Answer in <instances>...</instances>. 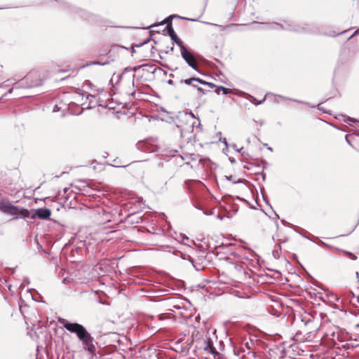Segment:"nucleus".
<instances>
[{
    "mask_svg": "<svg viewBox=\"0 0 359 359\" xmlns=\"http://www.w3.org/2000/svg\"><path fill=\"white\" fill-rule=\"evenodd\" d=\"M271 29H283L289 32H294L304 34H323L329 36H336L346 33L348 30L341 32H336L331 29H325L323 27L317 26L315 24L303 23L302 25L294 24L290 21H284V25L278 22L264 23Z\"/></svg>",
    "mask_w": 359,
    "mask_h": 359,
    "instance_id": "obj_1",
    "label": "nucleus"
},
{
    "mask_svg": "<svg viewBox=\"0 0 359 359\" xmlns=\"http://www.w3.org/2000/svg\"><path fill=\"white\" fill-rule=\"evenodd\" d=\"M0 210L5 214L15 216L11 220L17 219L18 217L22 219H31V212L24 208L16 206L11 204L10 202H0Z\"/></svg>",
    "mask_w": 359,
    "mask_h": 359,
    "instance_id": "obj_2",
    "label": "nucleus"
},
{
    "mask_svg": "<svg viewBox=\"0 0 359 359\" xmlns=\"http://www.w3.org/2000/svg\"><path fill=\"white\" fill-rule=\"evenodd\" d=\"M57 320L66 330L75 334L78 339L88 331L83 325L78 323H72L61 317Z\"/></svg>",
    "mask_w": 359,
    "mask_h": 359,
    "instance_id": "obj_3",
    "label": "nucleus"
},
{
    "mask_svg": "<svg viewBox=\"0 0 359 359\" xmlns=\"http://www.w3.org/2000/svg\"><path fill=\"white\" fill-rule=\"evenodd\" d=\"M79 340L82 343L83 347L85 350L93 355L95 353V340L88 331L81 336L79 338Z\"/></svg>",
    "mask_w": 359,
    "mask_h": 359,
    "instance_id": "obj_4",
    "label": "nucleus"
},
{
    "mask_svg": "<svg viewBox=\"0 0 359 359\" xmlns=\"http://www.w3.org/2000/svg\"><path fill=\"white\" fill-rule=\"evenodd\" d=\"M79 340L82 343L83 347L85 350L93 355L95 353V340L88 331L81 336L79 338Z\"/></svg>",
    "mask_w": 359,
    "mask_h": 359,
    "instance_id": "obj_5",
    "label": "nucleus"
},
{
    "mask_svg": "<svg viewBox=\"0 0 359 359\" xmlns=\"http://www.w3.org/2000/svg\"><path fill=\"white\" fill-rule=\"evenodd\" d=\"M32 78V75H26L22 79L18 80L17 82L13 83L12 88H11L8 93H11L14 89H20V88H31L36 87V84H29L28 81Z\"/></svg>",
    "mask_w": 359,
    "mask_h": 359,
    "instance_id": "obj_6",
    "label": "nucleus"
},
{
    "mask_svg": "<svg viewBox=\"0 0 359 359\" xmlns=\"http://www.w3.org/2000/svg\"><path fill=\"white\" fill-rule=\"evenodd\" d=\"M32 211H34L31 215L32 219H34L36 217L41 219H47L51 215V210L47 208H41L36 210H32Z\"/></svg>",
    "mask_w": 359,
    "mask_h": 359,
    "instance_id": "obj_7",
    "label": "nucleus"
},
{
    "mask_svg": "<svg viewBox=\"0 0 359 359\" xmlns=\"http://www.w3.org/2000/svg\"><path fill=\"white\" fill-rule=\"evenodd\" d=\"M81 294L86 295L90 299L100 304H108V303L103 300L102 297L100 295V291H94L93 290L89 291H83L81 292Z\"/></svg>",
    "mask_w": 359,
    "mask_h": 359,
    "instance_id": "obj_8",
    "label": "nucleus"
},
{
    "mask_svg": "<svg viewBox=\"0 0 359 359\" xmlns=\"http://www.w3.org/2000/svg\"><path fill=\"white\" fill-rule=\"evenodd\" d=\"M182 58L185 60L187 65L193 69L198 71V66L196 62V59L188 49L181 53Z\"/></svg>",
    "mask_w": 359,
    "mask_h": 359,
    "instance_id": "obj_9",
    "label": "nucleus"
},
{
    "mask_svg": "<svg viewBox=\"0 0 359 359\" xmlns=\"http://www.w3.org/2000/svg\"><path fill=\"white\" fill-rule=\"evenodd\" d=\"M64 6H65V8H66L67 10H68V11H69L71 12H74V13H78L82 18H85L86 19H89L90 18L89 13H87L86 11L79 8H77V7H75L74 6H72V5H70L68 3H64Z\"/></svg>",
    "mask_w": 359,
    "mask_h": 359,
    "instance_id": "obj_10",
    "label": "nucleus"
},
{
    "mask_svg": "<svg viewBox=\"0 0 359 359\" xmlns=\"http://www.w3.org/2000/svg\"><path fill=\"white\" fill-rule=\"evenodd\" d=\"M100 219L103 223L111 222L116 217L111 211L102 209V212L100 213Z\"/></svg>",
    "mask_w": 359,
    "mask_h": 359,
    "instance_id": "obj_11",
    "label": "nucleus"
},
{
    "mask_svg": "<svg viewBox=\"0 0 359 359\" xmlns=\"http://www.w3.org/2000/svg\"><path fill=\"white\" fill-rule=\"evenodd\" d=\"M27 75H32V78L29 79V84H36V86H39L42 85V80L40 78V76L36 72H31Z\"/></svg>",
    "mask_w": 359,
    "mask_h": 359,
    "instance_id": "obj_12",
    "label": "nucleus"
},
{
    "mask_svg": "<svg viewBox=\"0 0 359 359\" xmlns=\"http://www.w3.org/2000/svg\"><path fill=\"white\" fill-rule=\"evenodd\" d=\"M204 344H205L204 349L206 351L211 354L217 353V351L213 345V342L210 337H207L205 339H204Z\"/></svg>",
    "mask_w": 359,
    "mask_h": 359,
    "instance_id": "obj_13",
    "label": "nucleus"
},
{
    "mask_svg": "<svg viewBox=\"0 0 359 359\" xmlns=\"http://www.w3.org/2000/svg\"><path fill=\"white\" fill-rule=\"evenodd\" d=\"M173 18H180V19L189 20V21H197V20H196V19L180 17L177 15L173 14V15H170L168 18H166L164 20H163L161 22V23L160 25L166 24V25H168V23L172 22V19H173Z\"/></svg>",
    "mask_w": 359,
    "mask_h": 359,
    "instance_id": "obj_14",
    "label": "nucleus"
},
{
    "mask_svg": "<svg viewBox=\"0 0 359 359\" xmlns=\"http://www.w3.org/2000/svg\"><path fill=\"white\" fill-rule=\"evenodd\" d=\"M165 29L167 30L168 36L170 37L172 42L178 39V36H177L173 27L172 22H170L166 25Z\"/></svg>",
    "mask_w": 359,
    "mask_h": 359,
    "instance_id": "obj_15",
    "label": "nucleus"
},
{
    "mask_svg": "<svg viewBox=\"0 0 359 359\" xmlns=\"http://www.w3.org/2000/svg\"><path fill=\"white\" fill-rule=\"evenodd\" d=\"M188 259L196 271H201L205 268V265H203L201 263H198L190 256H188Z\"/></svg>",
    "mask_w": 359,
    "mask_h": 359,
    "instance_id": "obj_16",
    "label": "nucleus"
},
{
    "mask_svg": "<svg viewBox=\"0 0 359 359\" xmlns=\"http://www.w3.org/2000/svg\"><path fill=\"white\" fill-rule=\"evenodd\" d=\"M276 96L280 97V98H281V99H283V100H290V101H293V102H295L304 104L309 105V106H310L311 107H316L315 105H311L309 102H304V101H302V100L292 99V98H290V97H285V96H283V95H277Z\"/></svg>",
    "mask_w": 359,
    "mask_h": 359,
    "instance_id": "obj_17",
    "label": "nucleus"
},
{
    "mask_svg": "<svg viewBox=\"0 0 359 359\" xmlns=\"http://www.w3.org/2000/svg\"><path fill=\"white\" fill-rule=\"evenodd\" d=\"M222 92L224 95H228L231 93V89L225 88L224 86H217L215 92L217 95L220 94V92Z\"/></svg>",
    "mask_w": 359,
    "mask_h": 359,
    "instance_id": "obj_18",
    "label": "nucleus"
},
{
    "mask_svg": "<svg viewBox=\"0 0 359 359\" xmlns=\"http://www.w3.org/2000/svg\"><path fill=\"white\" fill-rule=\"evenodd\" d=\"M281 250V246L280 243L276 244V248L272 251V255L274 258L278 259L280 257V251Z\"/></svg>",
    "mask_w": 359,
    "mask_h": 359,
    "instance_id": "obj_19",
    "label": "nucleus"
},
{
    "mask_svg": "<svg viewBox=\"0 0 359 359\" xmlns=\"http://www.w3.org/2000/svg\"><path fill=\"white\" fill-rule=\"evenodd\" d=\"M173 43H175L177 46L180 47L181 53L184 52V50H187L186 46L184 45L183 41L180 39H177L173 41Z\"/></svg>",
    "mask_w": 359,
    "mask_h": 359,
    "instance_id": "obj_20",
    "label": "nucleus"
},
{
    "mask_svg": "<svg viewBox=\"0 0 359 359\" xmlns=\"http://www.w3.org/2000/svg\"><path fill=\"white\" fill-rule=\"evenodd\" d=\"M268 95H269V94H266V95H265V97H264L262 100H257L255 97H254L253 96H252V95H249V94H247V95H248V97H251V98H252V101H251V102H252V103H254L256 106H257V105H259V104H260L263 103V102L265 101V100H266V97Z\"/></svg>",
    "mask_w": 359,
    "mask_h": 359,
    "instance_id": "obj_21",
    "label": "nucleus"
},
{
    "mask_svg": "<svg viewBox=\"0 0 359 359\" xmlns=\"http://www.w3.org/2000/svg\"><path fill=\"white\" fill-rule=\"evenodd\" d=\"M194 82H196V77H191L187 79L180 81V83H184L186 85H192L193 83Z\"/></svg>",
    "mask_w": 359,
    "mask_h": 359,
    "instance_id": "obj_22",
    "label": "nucleus"
},
{
    "mask_svg": "<svg viewBox=\"0 0 359 359\" xmlns=\"http://www.w3.org/2000/svg\"><path fill=\"white\" fill-rule=\"evenodd\" d=\"M137 68L136 67H126L122 73L121 74L118 75V78L121 79L123 76V74H125L126 72H136L137 71Z\"/></svg>",
    "mask_w": 359,
    "mask_h": 359,
    "instance_id": "obj_23",
    "label": "nucleus"
},
{
    "mask_svg": "<svg viewBox=\"0 0 359 359\" xmlns=\"http://www.w3.org/2000/svg\"><path fill=\"white\" fill-rule=\"evenodd\" d=\"M340 116L345 117V119L344 120L346 123H359V121L355 118H351L349 116H345L343 114H340Z\"/></svg>",
    "mask_w": 359,
    "mask_h": 359,
    "instance_id": "obj_24",
    "label": "nucleus"
},
{
    "mask_svg": "<svg viewBox=\"0 0 359 359\" xmlns=\"http://www.w3.org/2000/svg\"><path fill=\"white\" fill-rule=\"evenodd\" d=\"M189 243H194V241H190L189 238L185 235L182 236V243L190 246Z\"/></svg>",
    "mask_w": 359,
    "mask_h": 359,
    "instance_id": "obj_25",
    "label": "nucleus"
},
{
    "mask_svg": "<svg viewBox=\"0 0 359 359\" xmlns=\"http://www.w3.org/2000/svg\"><path fill=\"white\" fill-rule=\"evenodd\" d=\"M226 177L227 180L232 181L233 184L243 183V181H244L243 180H241V179H238L236 181H233V176L232 175L226 176Z\"/></svg>",
    "mask_w": 359,
    "mask_h": 359,
    "instance_id": "obj_26",
    "label": "nucleus"
},
{
    "mask_svg": "<svg viewBox=\"0 0 359 359\" xmlns=\"http://www.w3.org/2000/svg\"><path fill=\"white\" fill-rule=\"evenodd\" d=\"M344 252L348 256L350 259L353 260H355L357 259V256L355 255L353 253L348 251H345Z\"/></svg>",
    "mask_w": 359,
    "mask_h": 359,
    "instance_id": "obj_27",
    "label": "nucleus"
},
{
    "mask_svg": "<svg viewBox=\"0 0 359 359\" xmlns=\"http://www.w3.org/2000/svg\"><path fill=\"white\" fill-rule=\"evenodd\" d=\"M157 318L159 320H166L168 318L167 315L165 313H162V314L157 316Z\"/></svg>",
    "mask_w": 359,
    "mask_h": 359,
    "instance_id": "obj_28",
    "label": "nucleus"
},
{
    "mask_svg": "<svg viewBox=\"0 0 359 359\" xmlns=\"http://www.w3.org/2000/svg\"><path fill=\"white\" fill-rule=\"evenodd\" d=\"M196 82L202 85H206L207 81L200 79V78H196Z\"/></svg>",
    "mask_w": 359,
    "mask_h": 359,
    "instance_id": "obj_29",
    "label": "nucleus"
},
{
    "mask_svg": "<svg viewBox=\"0 0 359 359\" xmlns=\"http://www.w3.org/2000/svg\"><path fill=\"white\" fill-rule=\"evenodd\" d=\"M205 23L208 24V25H213V26H215V27H219L221 29V30H224L225 29L224 27H223L222 25H220L210 23V22H205Z\"/></svg>",
    "mask_w": 359,
    "mask_h": 359,
    "instance_id": "obj_30",
    "label": "nucleus"
},
{
    "mask_svg": "<svg viewBox=\"0 0 359 359\" xmlns=\"http://www.w3.org/2000/svg\"><path fill=\"white\" fill-rule=\"evenodd\" d=\"M350 135H346L345 136V140H346V142L352 147H353V145L351 144L350 140H349V137H350Z\"/></svg>",
    "mask_w": 359,
    "mask_h": 359,
    "instance_id": "obj_31",
    "label": "nucleus"
},
{
    "mask_svg": "<svg viewBox=\"0 0 359 359\" xmlns=\"http://www.w3.org/2000/svg\"><path fill=\"white\" fill-rule=\"evenodd\" d=\"M261 192H262V197H263L264 201H265V203H266L267 205H269V201H268V199H267V197L264 195V191H263V190H262V189L261 190Z\"/></svg>",
    "mask_w": 359,
    "mask_h": 359,
    "instance_id": "obj_32",
    "label": "nucleus"
},
{
    "mask_svg": "<svg viewBox=\"0 0 359 359\" xmlns=\"http://www.w3.org/2000/svg\"><path fill=\"white\" fill-rule=\"evenodd\" d=\"M29 284V280L27 277H25L23 280V283L20 285V287H24V284Z\"/></svg>",
    "mask_w": 359,
    "mask_h": 359,
    "instance_id": "obj_33",
    "label": "nucleus"
},
{
    "mask_svg": "<svg viewBox=\"0 0 359 359\" xmlns=\"http://www.w3.org/2000/svg\"><path fill=\"white\" fill-rule=\"evenodd\" d=\"M357 34H359V28L357 29L354 32L353 34L348 37V40L351 39V38H353L354 36L357 35Z\"/></svg>",
    "mask_w": 359,
    "mask_h": 359,
    "instance_id": "obj_34",
    "label": "nucleus"
},
{
    "mask_svg": "<svg viewBox=\"0 0 359 359\" xmlns=\"http://www.w3.org/2000/svg\"><path fill=\"white\" fill-rule=\"evenodd\" d=\"M206 86H208L210 88H215V90L217 89V86H216L215 84L210 83V82H208V81H207Z\"/></svg>",
    "mask_w": 359,
    "mask_h": 359,
    "instance_id": "obj_35",
    "label": "nucleus"
},
{
    "mask_svg": "<svg viewBox=\"0 0 359 359\" xmlns=\"http://www.w3.org/2000/svg\"><path fill=\"white\" fill-rule=\"evenodd\" d=\"M220 141L226 145V148H228V142L226 138L220 139Z\"/></svg>",
    "mask_w": 359,
    "mask_h": 359,
    "instance_id": "obj_36",
    "label": "nucleus"
},
{
    "mask_svg": "<svg viewBox=\"0 0 359 359\" xmlns=\"http://www.w3.org/2000/svg\"><path fill=\"white\" fill-rule=\"evenodd\" d=\"M197 90L201 93L202 94H205V90L201 87H197Z\"/></svg>",
    "mask_w": 359,
    "mask_h": 359,
    "instance_id": "obj_37",
    "label": "nucleus"
},
{
    "mask_svg": "<svg viewBox=\"0 0 359 359\" xmlns=\"http://www.w3.org/2000/svg\"><path fill=\"white\" fill-rule=\"evenodd\" d=\"M257 174H260L262 175V180L264 182L266 180V174L263 172H257Z\"/></svg>",
    "mask_w": 359,
    "mask_h": 359,
    "instance_id": "obj_38",
    "label": "nucleus"
},
{
    "mask_svg": "<svg viewBox=\"0 0 359 359\" xmlns=\"http://www.w3.org/2000/svg\"><path fill=\"white\" fill-rule=\"evenodd\" d=\"M233 148L239 153H241V151L243 150V147L241 149L236 148V146L235 144L233 145Z\"/></svg>",
    "mask_w": 359,
    "mask_h": 359,
    "instance_id": "obj_39",
    "label": "nucleus"
},
{
    "mask_svg": "<svg viewBox=\"0 0 359 359\" xmlns=\"http://www.w3.org/2000/svg\"><path fill=\"white\" fill-rule=\"evenodd\" d=\"M203 212H204V214H205V215H213V214H214L213 210H211V211H210V212L204 211Z\"/></svg>",
    "mask_w": 359,
    "mask_h": 359,
    "instance_id": "obj_40",
    "label": "nucleus"
},
{
    "mask_svg": "<svg viewBox=\"0 0 359 359\" xmlns=\"http://www.w3.org/2000/svg\"><path fill=\"white\" fill-rule=\"evenodd\" d=\"M59 111V107L57 105H55L54 107H53V112H56V111Z\"/></svg>",
    "mask_w": 359,
    "mask_h": 359,
    "instance_id": "obj_41",
    "label": "nucleus"
},
{
    "mask_svg": "<svg viewBox=\"0 0 359 359\" xmlns=\"http://www.w3.org/2000/svg\"><path fill=\"white\" fill-rule=\"evenodd\" d=\"M330 297H332V299H334L336 301H339V298L334 294H332L330 295Z\"/></svg>",
    "mask_w": 359,
    "mask_h": 359,
    "instance_id": "obj_42",
    "label": "nucleus"
},
{
    "mask_svg": "<svg viewBox=\"0 0 359 359\" xmlns=\"http://www.w3.org/2000/svg\"><path fill=\"white\" fill-rule=\"evenodd\" d=\"M154 70H155V71H156V70H160V71H162V72H163V74H167L166 71L161 69L160 67H156Z\"/></svg>",
    "mask_w": 359,
    "mask_h": 359,
    "instance_id": "obj_43",
    "label": "nucleus"
},
{
    "mask_svg": "<svg viewBox=\"0 0 359 359\" xmlns=\"http://www.w3.org/2000/svg\"><path fill=\"white\" fill-rule=\"evenodd\" d=\"M318 243L319 245H323V246H327V244L325 243L324 242H323L322 241L319 240V241L318 242Z\"/></svg>",
    "mask_w": 359,
    "mask_h": 359,
    "instance_id": "obj_44",
    "label": "nucleus"
},
{
    "mask_svg": "<svg viewBox=\"0 0 359 359\" xmlns=\"http://www.w3.org/2000/svg\"><path fill=\"white\" fill-rule=\"evenodd\" d=\"M168 84V85H170V86H172L174 84V82L172 79H169L168 81H167Z\"/></svg>",
    "mask_w": 359,
    "mask_h": 359,
    "instance_id": "obj_45",
    "label": "nucleus"
},
{
    "mask_svg": "<svg viewBox=\"0 0 359 359\" xmlns=\"http://www.w3.org/2000/svg\"><path fill=\"white\" fill-rule=\"evenodd\" d=\"M229 159L232 164L236 163V160L233 158L230 157Z\"/></svg>",
    "mask_w": 359,
    "mask_h": 359,
    "instance_id": "obj_46",
    "label": "nucleus"
},
{
    "mask_svg": "<svg viewBox=\"0 0 359 359\" xmlns=\"http://www.w3.org/2000/svg\"><path fill=\"white\" fill-rule=\"evenodd\" d=\"M217 218L220 219V220H222L224 219V216H222L220 215H217Z\"/></svg>",
    "mask_w": 359,
    "mask_h": 359,
    "instance_id": "obj_47",
    "label": "nucleus"
},
{
    "mask_svg": "<svg viewBox=\"0 0 359 359\" xmlns=\"http://www.w3.org/2000/svg\"><path fill=\"white\" fill-rule=\"evenodd\" d=\"M353 135L359 136V130H356L353 133Z\"/></svg>",
    "mask_w": 359,
    "mask_h": 359,
    "instance_id": "obj_48",
    "label": "nucleus"
},
{
    "mask_svg": "<svg viewBox=\"0 0 359 359\" xmlns=\"http://www.w3.org/2000/svg\"><path fill=\"white\" fill-rule=\"evenodd\" d=\"M189 115H190L193 118H195V115L194 114V113H193V112L190 111V112L189 113Z\"/></svg>",
    "mask_w": 359,
    "mask_h": 359,
    "instance_id": "obj_49",
    "label": "nucleus"
},
{
    "mask_svg": "<svg viewBox=\"0 0 359 359\" xmlns=\"http://www.w3.org/2000/svg\"><path fill=\"white\" fill-rule=\"evenodd\" d=\"M281 223H282L283 224H284V225H286V224H288V223H287L285 220H284V219H282V220H281Z\"/></svg>",
    "mask_w": 359,
    "mask_h": 359,
    "instance_id": "obj_50",
    "label": "nucleus"
},
{
    "mask_svg": "<svg viewBox=\"0 0 359 359\" xmlns=\"http://www.w3.org/2000/svg\"><path fill=\"white\" fill-rule=\"evenodd\" d=\"M241 155H242L243 156H247V155H248V154H247V153H245V151H241Z\"/></svg>",
    "mask_w": 359,
    "mask_h": 359,
    "instance_id": "obj_51",
    "label": "nucleus"
},
{
    "mask_svg": "<svg viewBox=\"0 0 359 359\" xmlns=\"http://www.w3.org/2000/svg\"><path fill=\"white\" fill-rule=\"evenodd\" d=\"M69 188H65L64 189L65 193H67L69 191Z\"/></svg>",
    "mask_w": 359,
    "mask_h": 359,
    "instance_id": "obj_52",
    "label": "nucleus"
},
{
    "mask_svg": "<svg viewBox=\"0 0 359 359\" xmlns=\"http://www.w3.org/2000/svg\"><path fill=\"white\" fill-rule=\"evenodd\" d=\"M243 168L245 169V170H250V168L246 166V165H244Z\"/></svg>",
    "mask_w": 359,
    "mask_h": 359,
    "instance_id": "obj_53",
    "label": "nucleus"
},
{
    "mask_svg": "<svg viewBox=\"0 0 359 359\" xmlns=\"http://www.w3.org/2000/svg\"><path fill=\"white\" fill-rule=\"evenodd\" d=\"M146 43H147V42L145 41V42H144V43H140V44L136 45V46H137V47H140V46H141L142 44Z\"/></svg>",
    "mask_w": 359,
    "mask_h": 359,
    "instance_id": "obj_54",
    "label": "nucleus"
},
{
    "mask_svg": "<svg viewBox=\"0 0 359 359\" xmlns=\"http://www.w3.org/2000/svg\"><path fill=\"white\" fill-rule=\"evenodd\" d=\"M93 64H95V65H102L100 62H93Z\"/></svg>",
    "mask_w": 359,
    "mask_h": 359,
    "instance_id": "obj_55",
    "label": "nucleus"
},
{
    "mask_svg": "<svg viewBox=\"0 0 359 359\" xmlns=\"http://www.w3.org/2000/svg\"><path fill=\"white\" fill-rule=\"evenodd\" d=\"M318 109L319 110H323V109H322V107L320 106V104H318Z\"/></svg>",
    "mask_w": 359,
    "mask_h": 359,
    "instance_id": "obj_56",
    "label": "nucleus"
},
{
    "mask_svg": "<svg viewBox=\"0 0 359 359\" xmlns=\"http://www.w3.org/2000/svg\"><path fill=\"white\" fill-rule=\"evenodd\" d=\"M195 83L196 82L193 83V84L191 86H193L194 87H196L197 88L198 86H197L196 83Z\"/></svg>",
    "mask_w": 359,
    "mask_h": 359,
    "instance_id": "obj_57",
    "label": "nucleus"
},
{
    "mask_svg": "<svg viewBox=\"0 0 359 359\" xmlns=\"http://www.w3.org/2000/svg\"><path fill=\"white\" fill-rule=\"evenodd\" d=\"M89 97H93V95L91 94H88L86 97V99H88Z\"/></svg>",
    "mask_w": 359,
    "mask_h": 359,
    "instance_id": "obj_58",
    "label": "nucleus"
},
{
    "mask_svg": "<svg viewBox=\"0 0 359 359\" xmlns=\"http://www.w3.org/2000/svg\"><path fill=\"white\" fill-rule=\"evenodd\" d=\"M274 214H275V215H276V219L279 218L278 215H277V214L276 213V212H274Z\"/></svg>",
    "mask_w": 359,
    "mask_h": 359,
    "instance_id": "obj_59",
    "label": "nucleus"
},
{
    "mask_svg": "<svg viewBox=\"0 0 359 359\" xmlns=\"http://www.w3.org/2000/svg\"><path fill=\"white\" fill-rule=\"evenodd\" d=\"M86 83L87 84L91 85V83H90V81H86Z\"/></svg>",
    "mask_w": 359,
    "mask_h": 359,
    "instance_id": "obj_60",
    "label": "nucleus"
},
{
    "mask_svg": "<svg viewBox=\"0 0 359 359\" xmlns=\"http://www.w3.org/2000/svg\"><path fill=\"white\" fill-rule=\"evenodd\" d=\"M148 66H149V65H148V64H144V65H142V67H148Z\"/></svg>",
    "mask_w": 359,
    "mask_h": 359,
    "instance_id": "obj_61",
    "label": "nucleus"
},
{
    "mask_svg": "<svg viewBox=\"0 0 359 359\" xmlns=\"http://www.w3.org/2000/svg\"><path fill=\"white\" fill-rule=\"evenodd\" d=\"M196 208H198L199 210H202V208L201 206H196Z\"/></svg>",
    "mask_w": 359,
    "mask_h": 359,
    "instance_id": "obj_62",
    "label": "nucleus"
},
{
    "mask_svg": "<svg viewBox=\"0 0 359 359\" xmlns=\"http://www.w3.org/2000/svg\"><path fill=\"white\" fill-rule=\"evenodd\" d=\"M173 50H174V46H172V47L170 48V51H173Z\"/></svg>",
    "mask_w": 359,
    "mask_h": 359,
    "instance_id": "obj_63",
    "label": "nucleus"
},
{
    "mask_svg": "<svg viewBox=\"0 0 359 359\" xmlns=\"http://www.w3.org/2000/svg\"><path fill=\"white\" fill-rule=\"evenodd\" d=\"M357 299H358V302L359 303V295L358 296Z\"/></svg>",
    "mask_w": 359,
    "mask_h": 359,
    "instance_id": "obj_64",
    "label": "nucleus"
}]
</instances>
